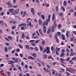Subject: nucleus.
Wrapping results in <instances>:
<instances>
[{
	"label": "nucleus",
	"instance_id": "f257e3e1",
	"mask_svg": "<svg viewBox=\"0 0 76 76\" xmlns=\"http://www.w3.org/2000/svg\"><path fill=\"white\" fill-rule=\"evenodd\" d=\"M46 53L47 54H49L50 53V47H48L46 49H45L43 52V53Z\"/></svg>",
	"mask_w": 76,
	"mask_h": 76
},
{
	"label": "nucleus",
	"instance_id": "f03ea898",
	"mask_svg": "<svg viewBox=\"0 0 76 76\" xmlns=\"http://www.w3.org/2000/svg\"><path fill=\"white\" fill-rule=\"evenodd\" d=\"M50 19H46V22L45 21H44V23L43 24V26H44L45 25L46 26H48V22H50Z\"/></svg>",
	"mask_w": 76,
	"mask_h": 76
},
{
	"label": "nucleus",
	"instance_id": "7ed1b4c3",
	"mask_svg": "<svg viewBox=\"0 0 76 76\" xmlns=\"http://www.w3.org/2000/svg\"><path fill=\"white\" fill-rule=\"evenodd\" d=\"M14 9L13 8H11L9 9V11L12 15H15L16 14L15 13V11H13Z\"/></svg>",
	"mask_w": 76,
	"mask_h": 76
},
{
	"label": "nucleus",
	"instance_id": "20e7f679",
	"mask_svg": "<svg viewBox=\"0 0 76 76\" xmlns=\"http://www.w3.org/2000/svg\"><path fill=\"white\" fill-rule=\"evenodd\" d=\"M66 70H67V71H68V72H70V73H72V72H73V71H74V69H70L67 68L66 69Z\"/></svg>",
	"mask_w": 76,
	"mask_h": 76
},
{
	"label": "nucleus",
	"instance_id": "39448f33",
	"mask_svg": "<svg viewBox=\"0 0 76 76\" xmlns=\"http://www.w3.org/2000/svg\"><path fill=\"white\" fill-rule=\"evenodd\" d=\"M26 26V23H22L21 24L18 25V26L19 27H21V26Z\"/></svg>",
	"mask_w": 76,
	"mask_h": 76
},
{
	"label": "nucleus",
	"instance_id": "423d86ee",
	"mask_svg": "<svg viewBox=\"0 0 76 76\" xmlns=\"http://www.w3.org/2000/svg\"><path fill=\"white\" fill-rule=\"evenodd\" d=\"M60 60H61V62L62 63H63L64 64H66V63L63 62V61H65L66 60V59H63L62 58H60Z\"/></svg>",
	"mask_w": 76,
	"mask_h": 76
},
{
	"label": "nucleus",
	"instance_id": "0eeeda50",
	"mask_svg": "<svg viewBox=\"0 0 76 76\" xmlns=\"http://www.w3.org/2000/svg\"><path fill=\"white\" fill-rule=\"evenodd\" d=\"M12 60H14L16 63H18V58H12Z\"/></svg>",
	"mask_w": 76,
	"mask_h": 76
},
{
	"label": "nucleus",
	"instance_id": "6e6552de",
	"mask_svg": "<svg viewBox=\"0 0 76 76\" xmlns=\"http://www.w3.org/2000/svg\"><path fill=\"white\" fill-rule=\"evenodd\" d=\"M31 12L33 13V16H34V14H35V12H34V9L33 8H31Z\"/></svg>",
	"mask_w": 76,
	"mask_h": 76
},
{
	"label": "nucleus",
	"instance_id": "1a4fd4ad",
	"mask_svg": "<svg viewBox=\"0 0 76 76\" xmlns=\"http://www.w3.org/2000/svg\"><path fill=\"white\" fill-rule=\"evenodd\" d=\"M28 58L29 60H31H31H35V58H34L33 57H32L31 56H28Z\"/></svg>",
	"mask_w": 76,
	"mask_h": 76
},
{
	"label": "nucleus",
	"instance_id": "9d476101",
	"mask_svg": "<svg viewBox=\"0 0 76 76\" xmlns=\"http://www.w3.org/2000/svg\"><path fill=\"white\" fill-rule=\"evenodd\" d=\"M43 32L45 33H46V31H47V28H46V26H45L43 27Z\"/></svg>",
	"mask_w": 76,
	"mask_h": 76
},
{
	"label": "nucleus",
	"instance_id": "9b49d317",
	"mask_svg": "<svg viewBox=\"0 0 76 76\" xmlns=\"http://www.w3.org/2000/svg\"><path fill=\"white\" fill-rule=\"evenodd\" d=\"M48 57V56L46 54H44L43 55V58L44 59H47Z\"/></svg>",
	"mask_w": 76,
	"mask_h": 76
},
{
	"label": "nucleus",
	"instance_id": "f8f14e48",
	"mask_svg": "<svg viewBox=\"0 0 76 76\" xmlns=\"http://www.w3.org/2000/svg\"><path fill=\"white\" fill-rule=\"evenodd\" d=\"M38 23L39 25H41L42 24V21L41 19H39L38 20Z\"/></svg>",
	"mask_w": 76,
	"mask_h": 76
},
{
	"label": "nucleus",
	"instance_id": "ddd939ff",
	"mask_svg": "<svg viewBox=\"0 0 76 76\" xmlns=\"http://www.w3.org/2000/svg\"><path fill=\"white\" fill-rule=\"evenodd\" d=\"M75 54H76V53H73V52H71L69 54V55H70V56H75Z\"/></svg>",
	"mask_w": 76,
	"mask_h": 76
},
{
	"label": "nucleus",
	"instance_id": "4468645a",
	"mask_svg": "<svg viewBox=\"0 0 76 76\" xmlns=\"http://www.w3.org/2000/svg\"><path fill=\"white\" fill-rule=\"evenodd\" d=\"M55 19V14H54V13H53L52 20H54Z\"/></svg>",
	"mask_w": 76,
	"mask_h": 76
},
{
	"label": "nucleus",
	"instance_id": "2eb2a0df",
	"mask_svg": "<svg viewBox=\"0 0 76 76\" xmlns=\"http://www.w3.org/2000/svg\"><path fill=\"white\" fill-rule=\"evenodd\" d=\"M55 27H56V26H55L54 25L52 26V32H54V28H55Z\"/></svg>",
	"mask_w": 76,
	"mask_h": 76
},
{
	"label": "nucleus",
	"instance_id": "dca6fc26",
	"mask_svg": "<svg viewBox=\"0 0 76 76\" xmlns=\"http://www.w3.org/2000/svg\"><path fill=\"white\" fill-rule=\"evenodd\" d=\"M25 33L23 32L22 37V39H24V38H25Z\"/></svg>",
	"mask_w": 76,
	"mask_h": 76
},
{
	"label": "nucleus",
	"instance_id": "f3484780",
	"mask_svg": "<svg viewBox=\"0 0 76 76\" xmlns=\"http://www.w3.org/2000/svg\"><path fill=\"white\" fill-rule=\"evenodd\" d=\"M63 56H64V52H62L60 56V57H63Z\"/></svg>",
	"mask_w": 76,
	"mask_h": 76
},
{
	"label": "nucleus",
	"instance_id": "a211bd4d",
	"mask_svg": "<svg viewBox=\"0 0 76 76\" xmlns=\"http://www.w3.org/2000/svg\"><path fill=\"white\" fill-rule=\"evenodd\" d=\"M7 4H8V5L10 7H12V5L11 4H10V3H7Z\"/></svg>",
	"mask_w": 76,
	"mask_h": 76
},
{
	"label": "nucleus",
	"instance_id": "6ab92c4d",
	"mask_svg": "<svg viewBox=\"0 0 76 76\" xmlns=\"http://www.w3.org/2000/svg\"><path fill=\"white\" fill-rule=\"evenodd\" d=\"M25 47L26 49H28V50H30V48H29V45H26Z\"/></svg>",
	"mask_w": 76,
	"mask_h": 76
},
{
	"label": "nucleus",
	"instance_id": "aec40b11",
	"mask_svg": "<svg viewBox=\"0 0 76 76\" xmlns=\"http://www.w3.org/2000/svg\"><path fill=\"white\" fill-rule=\"evenodd\" d=\"M9 63H8V64H13V61L11 60L8 61Z\"/></svg>",
	"mask_w": 76,
	"mask_h": 76
},
{
	"label": "nucleus",
	"instance_id": "412c9836",
	"mask_svg": "<svg viewBox=\"0 0 76 76\" xmlns=\"http://www.w3.org/2000/svg\"><path fill=\"white\" fill-rule=\"evenodd\" d=\"M4 51L5 53H7V51H8V50L7 49V47H5L4 48Z\"/></svg>",
	"mask_w": 76,
	"mask_h": 76
},
{
	"label": "nucleus",
	"instance_id": "4be33fe9",
	"mask_svg": "<svg viewBox=\"0 0 76 76\" xmlns=\"http://www.w3.org/2000/svg\"><path fill=\"white\" fill-rule=\"evenodd\" d=\"M31 55L34 57V58H36L37 57V56L36 55V53H34L33 54H32Z\"/></svg>",
	"mask_w": 76,
	"mask_h": 76
},
{
	"label": "nucleus",
	"instance_id": "5701e85b",
	"mask_svg": "<svg viewBox=\"0 0 76 76\" xmlns=\"http://www.w3.org/2000/svg\"><path fill=\"white\" fill-rule=\"evenodd\" d=\"M52 73L53 75H54L55 74V72H56V71L55 70H54L53 69H52Z\"/></svg>",
	"mask_w": 76,
	"mask_h": 76
},
{
	"label": "nucleus",
	"instance_id": "b1692460",
	"mask_svg": "<svg viewBox=\"0 0 76 76\" xmlns=\"http://www.w3.org/2000/svg\"><path fill=\"white\" fill-rule=\"evenodd\" d=\"M56 51H60V48H58L56 47Z\"/></svg>",
	"mask_w": 76,
	"mask_h": 76
},
{
	"label": "nucleus",
	"instance_id": "393cba45",
	"mask_svg": "<svg viewBox=\"0 0 76 76\" xmlns=\"http://www.w3.org/2000/svg\"><path fill=\"white\" fill-rule=\"evenodd\" d=\"M19 9H18L15 11V14H18V12H19Z\"/></svg>",
	"mask_w": 76,
	"mask_h": 76
},
{
	"label": "nucleus",
	"instance_id": "a878e982",
	"mask_svg": "<svg viewBox=\"0 0 76 76\" xmlns=\"http://www.w3.org/2000/svg\"><path fill=\"white\" fill-rule=\"evenodd\" d=\"M39 41H40V40L39 39H38V40H36L35 41V44H38V42H39Z\"/></svg>",
	"mask_w": 76,
	"mask_h": 76
},
{
	"label": "nucleus",
	"instance_id": "bb28decb",
	"mask_svg": "<svg viewBox=\"0 0 76 76\" xmlns=\"http://www.w3.org/2000/svg\"><path fill=\"white\" fill-rule=\"evenodd\" d=\"M66 4H67V1H64V6H66Z\"/></svg>",
	"mask_w": 76,
	"mask_h": 76
},
{
	"label": "nucleus",
	"instance_id": "cd10ccee",
	"mask_svg": "<svg viewBox=\"0 0 76 76\" xmlns=\"http://www.w3.org/2000/svg\"><path fill=\"white\" fill-rule=\"evenodd\" d=\"M31 38H32V39H37V38H38V37H37V36H33L31 37Z\"/></svg>",
	"mask_w": 76,
	"mask_h": 76
},
{
	"label": "nucleus",
	"instance_id": "c85d7f7f",
	"mask_svg": "<svg viewBox=\"0 0 76 76\" xmlns=\"http://www.w3.org/2000/svg\"><path fill=\"white\" fill-rule=\"evenodd\" d=\"M50 58H51L52 60H54V58H52V56H50L48 57V59H50Z\"/></svg>",
	"mask_w": 76,
	"mask_h": 76
},
{
	"label": "nucleus",
	"instance_id": "c756f323",
	"mask_svg": "<svg viewBox=\"0 0 76 76\" xmlns=\"http://www.w3.org/2000/svg\"><path fill=\"white\" fill-rule=\"evenodd\" d=\"M18 47H19V48H21V49H22V48H23V46L21 45H19Z\"/></svg>",
	"mask_w": 76,
	"mask_h": 76
},
{
	"label": "nucleus",
	"instance_id": "7c9ffc66",
	"mask_svg": "<svg viewBox=\"0 0 76 76\" xmlns=\"http://www.w3.org/2000/svg\"><path fill=\"white\" fill-rule=\"evenodd\" d=\"M42 44H43V45H45V40H43L42 42Z\"/></svg>",
	"mask_w": 76,
	"mask_h": 76
},
{
	"label": "nucleus",
	"instance_id": "2f4dec72",
	"mask_svg": "<svg viewBox=\"0 0 76 76\" xmlns=\"http://www.w3.org/2000/svg\"><path fill=\"white\" fill-rule=\"evenodd\" d=\"M50 32H51V30H50V29H48L47 31V34H49L50 33Z\"/></svg>",
	"mask_w": 76,
	"mask_h": 76
},
{
	"label": "nucleus",
	"instance_id": "473e14b6",
	"mask_svg": "<svg viewBox=\"0 0 76 76\" xmlns=\"http://www.w3.org/2000/svg\"><path fill=\"white\" fill-rule=\"evenodd\" d=\"M39 31L40 34H41V35H42V36H43V34H42V32L41 31V29H40L39 30Z\"/></svg>",
	"mask_w": 76,
	"mask_h": 76
},
{
	"label": "nucleus",
	"instance_id": "72a5a7b5",
	"mask_svg": "<svg viewBox=\"0 0 76 76\" xmlns=\"http://www.w3.org/2000/svg\"><path fill=\"white\" fill-rule=\"evenodd\" d=\"M39 48L41 51H43V50H44V48H42V46H39Z\"/></svg>",
	"mask_w": 76,
	"mask_h": 76
},
{
	"label": "nucleus",
	"instance_id": "f704fd0d",
	"mask_svg": "<svg viewBox=\"0 0 76 76\" xmlns=\"http://www.w3.org/2000/svg\"><path fill=\"white\" fill-rule=\"evenodd\" d=\"M58 28H61V25L60 24H59L58 25Z\"/></svg>",
	"mask_w": 76,
	"mask_h": 76
},
{
	"label": "nucleus",
	"instance_id": "c9c22d12",
	"mask_svg": "<svg viewBox=\"0 0 76 76\" xmlns=\"http://www.w3.org/2000/svg\"><path fill=\"white\" fill-rule=\"evenodd\" d=\"M16 28V26H12V29H15Z\"/></svg>",
	"mask_w": 76,
	"mask_h": 76
},
{
	"label": "nucleus",
	"instance_id": "e433bc0d",
	"mask_svg": "<svg viewBox=\"0 0 76 76\" xmlns=\"http://www.w3.org/2000/svg\"><path fill=\"white\" fill-rule=\"evenodd\" d=\"M56 20H55L54 21V26H55V27L56 26H57V24L56 23Z\"/></svg>",
	"mask_w": 76,
	"mask_h": 76
},
{
	"label": "nucleus",
	"instance_id": "4c0bfd02",
	"mask_svg": "<svg viewBox=\"0 0 76 76\" xmlns=\"http://www.w3.org/2000/svg\"><path fill=\"white\" fill-rule=\"evenodd\" d=\"M69 12L71 13H73V12H74V9H71L70 10Z\"/></svg>",
	"mask_w": 76,
	"mask_h": 76
},
{
	"label": "nucleus",
	"instance_id": "58836bf2",
	"mask_svg": "<svg viewBox=\"0 0 76 76\" xmlns=\"http://www.w3.org/2000/svg\"><path fill=\"white\" fill-rule=\"evenodd\" d=\"M8 38L9 39H10V40H12V39H13V38L12 37L10 36H9L8 37Z\"/></svg>",
	"mask_w": 76,
	"mask_h": 76
},
{
	"label": "nucleus",
	"instance_id": "ea45409f",
	"mask_svg": "<svg viewBox=\"0 0 76 76\" xmlns=\"http://www.w3.org/2000/svg\"><path fill=\"white\" fill-rule=\"evenodd\" d=\"M66 75L67 76H70V73L68 72H67L66 71Z\"/></svg>",
	"mask_w": 76,
	"mask_h": 76
},
{
	"label": "nucleus",
	"instance_id": "a19ab883",
	"mask_svg": "<svg viewBox=\"0 0 76 76\" xmlns=\"http://www.w3.org/2000/svg\"><path fill=\"white\" fill-rule=\"evenodd\" d=\"M26 12H24V13L23 15V18L24 17H25V15H26Z\"/></svg>",
	"mask_w": 76,
	"mask_h": 76
},
{
	"label": "nucleus",
	"instance_id": "79ce46f5",
	"mask_svg": "<svg viewBox=\"0 0 76 76\" xmlns=\"http://www.w3.org/2000/svg\"><path fill=\"white\" fill-rule=\"evenodd\" d=\"M41 18H42V19H45V17L44 16V15H42L41 16Z\"/></svg>",
	"mask_w": 76,
	"mask_h": 76
},
{
	"label": "nucleus",
	"instance_id": "37998d69",
	"mask_svg": "<svg viewBox=\"0 0 76 76\" xmlns=\"http://www.w3.org/2000/svg\"><path fill=\"white\" fill-rule=\"evenodd\" d=\"M16 52H20V49L19 48H18L16 50Z\"/></svg>",
	"mask_w": 76,
	"mask_h": 76
},
{
	"label": "nucleus",
	"instance_id": "c03bdc74",
	"mask_svg": "<svg viewBox=\"0 0 76 76\" xmlns=\"http://www.w3.org/2000/svg\"><path fill=\"white\" fill-rule=\"evenodd\" d=\"M31 44L33 45V46H35V45H36V44L34 43V42L31 43Z\"/></svg>",
	"mask_w": 76,
	"mask_h": 76
},
{
	"label": "nucleus",
	"instance_id": "a18cd8bd",
	"mask_svg": "<svg viewBox=\"0 0 76 76\" xmlns=\"http://www.w3.org/2000/svg\"><path fill=\"white\" fill-rule=\"evenodd\" d=\"M69 33V32H67L66 34V36L67 37H69V35H68Z\"/></svg>",
	"mask_w": 76,
	"mask_h": 76
},
{
	"label": "nucleus",
	"instance_id": "49530a36",
	"mask_svg": "<svg viewBox=\"0 0 76 76\" xmlns=\"http://www.w3.org/2000/svg\"><path fill=\"white\" fill-rule=\"evenodd\" d=\"M59 15L61 17V16H63V13H62V12L60 13L59 14Z\"/></svg>",
	"mask_w": 76,
	"mask_h": 76
},
{
	"label": "nucleus",
	"instance_id": "de8ad7c7",
	"mask_svg": "<svg viewBox=\"0 0 76 76\" xmlns=\"http://www.w3.org/2000/svg\"><path fill=\"white\" fill-rule=\"evenodd\" d=\"M61 8L63 10V12H64L65 11V9L63 7H61Z\"/></svg>",
	"mask_w": 76,
	"mask_h": 76
},
{
	"label": "nucleus",
	"instance_id": "09e8293b",
	"mask_svg": "<svg viewBox=\"0 0 76 76\" xmlns=\"http://www.w3.org/2000/svg\"><path fill=\"white\" fill-rule=\"evenodd\" d=\"M47 66L48 68V69H50L51 68V66H50L48 64L47 65Z\"/></svg>",
	"mask_w": 76,
	"mask_h": 76
},
{
	"label": "nucleus",
	"instance_id": "8fccbe9b",
	"mask_svg": "<svg viewBox=\"0 0 76 76\" xmlns=\"http://www.w3.org/2000/svg\"><path fill=\"white\" fill-rule=\"evenodd\" d=\"M15 50H15V49L12 50L11 52V53H12V54H14V53H15Z\"/></svg>",
	"mask_w": 76,
	"mask_h": 76
},
{
	"label": "nucleus",
	"instance_id": "3c124183",
	"mask_svg": "<svg viewBox=\"0 0 76 76\" xmlns=\"http://www.w3.org/2000/svg\"><path fill=\"white\" fill-rule=\"evenodd\" d=\"M4 15V12H1L0 14V15H1V16H3V15Z\"/></svg>",
	"mask_w": 76,
	"mask_h": 76
},
{
	"label": "nucleus",
	"instance_id": "603ef678",
	"mask_svg": "<svg viewBox=\"0 0 76 76\" xmlns=\"http://www.w3.org/2000/svg\"><path fill=\"white\" fill-rule=\"evenodd\" d=\"M58 6H57L56 7V12H58Z\"/></svg>",
	"mask_w": 76,
	"mask_h": 76
},
{
	"label": "nucleus",
	"instance_id": "864d4df0",
	"mask_svg": "<svg viewBox=\"0 0 76 76\" xmlns=\"http://www.w3.org/2000/svg\"><path fill=\"white\" fill-rule=\"evenodd\" d=\"M57 34L58 35H61V33L60 32H57Z\"/></svg>",
	"mask_w": 76,
	"mask_h": 76
},
{
	"label": "nucleus",
	"instance_id": "5fc2aeb1",
	"mask_svg": "<svg viewBox=\"0 0 76 76\" xmlns=\"http://www.w3.org/2000/svg\"><path fill=\"white\" fill-rule=\"evenodd\" d=\"M35 41V40H30V42H34Z\"/></svg>",
	"mask_w": 76,
	"mask_h": 76
},
{
	"label": "nucleus",
	"instance_id": "6e6d98bb",
	"mask_svg": "<svg viewBox=\"0 0 76 76\" xmlns=\"http://www.w3.org/2000/svg\"><path fill=\"white\" fill-rule=\"evenodd\" d=\"M34 49H35L36 51H38V49L37 48V47H35L34 48Z\"/></svg>",
	"mask_w": 76,
	"mask_h": 76
},
{
	"label": "nucleus",
	"instance_id": "4d7b16f0",
	"mask_svg": "<svg viewBox=\"0 0 76 76\" xmlns=\"http://www.w3.org/2000/svg\"><path fill=\"white\" fill-rule=\"evenodd\" d=\"M28 67V65H26L25 67L26 69H27Z\"/></svg>",
	"mask_w": 76,
	"mask_h": 76
},
{
	"label": "nucleus",
	"instance_id": "13d9d810",
	"mask_svg": "<svg viewBox=\"0 0 76 76\" xmlns=\"http://www.w3.org/2000/svg\"><path fill=\"white\" fill-rule=\"evenodd\" d=\"M20 57H23V54L22 53L20 54Z\"/></svg>",
	"mask_w": 76,
	"mask_h": 76
},
{
	"label": "nucleus",
	"instance_id": "bf43d9fd",
	"mask_svg": "<svg viewBox=\"0 0 76 76\" xmlns=\"http://www.w3.org/2000/svg\"><path fill=\"white\" fill-rule=\"evenodd\" d=\"M46 5V7H49L50 6V4H45Z\"/></svg>",
	"mask_w": 76,
	"mask_h": 76
},
{
	"label": "nucleus",
	"instance_id": "052dcab7",
	"mask_svg": "<svg viewBox=\"0 0 76 76\" xmlns=\"http://www.w3.org/2000/svg\"><path fill=\"white\" fill-rule=\"evenodd\" d=\"M72 32L74 33V34H75V35H76V31H72Z\"/></svg>",
	"mask_w": 76,
	"mask_h": 76
},
{
	"label": "nucleus",
	"instance_id": "680f3d73",
	"mask_svg": "<svg viewBox=\"0 0 76 76\" xmlns=\"http://www.w3.org/2000/svg\"><path fill=\"white\" fill-rule=\"evenodd\" d=\"M53 50H54V47L53 46L51 47V51H53Z\"/></svg>",
	"mask_w": 76,
	"mask_h": 76
},
{
	"label": "nucleus",
	"instance_id": "e2e57ef3",
	"mask_svg": "<svg viewBox=\"0 0 76 76\" xmlns=\"http://www.w3.org/2000/svg\"><path fill=\"white\" fill-rule=\"evenodd\" d=\"M70 57H69L68 58H67V59H66V61H69V60H70Z\"/></svg>",
	"mask_w": 76,
	"mask_h": 76
},
{
	"label": "nucleus",
	"instance_id": "0e129e2a",
	"mask_svg": "<svg viewBox=\"0 0 76 76\" xmlns=\"http://www.w3.org/2000/svg\"><path fill=\"white\" fill-rule=\"evenodd\" d=\"M41 64L42 65H43V66H45V64H44V62L43 61H42Z\"/></svg>",
	"mask_w": 76,
	"mask_h": 76
},
{
	"label": "nucleus",
	"instance_id": "69168bd1",
	"mask_svg": "<svg viewBox=\"0 0 76 76\" xmlns=\"http://www.w3.org/2000/svg\"><path fill=\"white\" fill-rule=\"evenodd\" d=\"M25 29V27H21V30H23Z\"/></svg>",
	"mask_w": 76,
	"mask_h": 76
},
{
	"label": "nucleus",
	"instance_id": "338daca9",
	"mask_svg": "<svg viewBox=\"0 0 76 76\" xmlns=\"http://www.w3.org/2000/svg\"><path fill=\"white\" fill-rule=\"evenodd\" d=\"M11 33L12 35H15V32L13 31H12L11 32Z\"/></svg>",
	"mask_w": 76,
	"mask_h": 76
},
{
	"label": "nucleus",
	"instance_id": "774afa93",
	"mask_svg": "<svg viewBox=\"0 0 76 76\" xmlns=\"http://www.w3.org/2000/svg\"><path fill=\"white\" fill-rule=\"evenodd\" d=\"M26 76H30V74H29V73H27L26 74Z\"/></svg>",
	"mask_w": 76,
	"mask_h": 76
}]
</instances>
